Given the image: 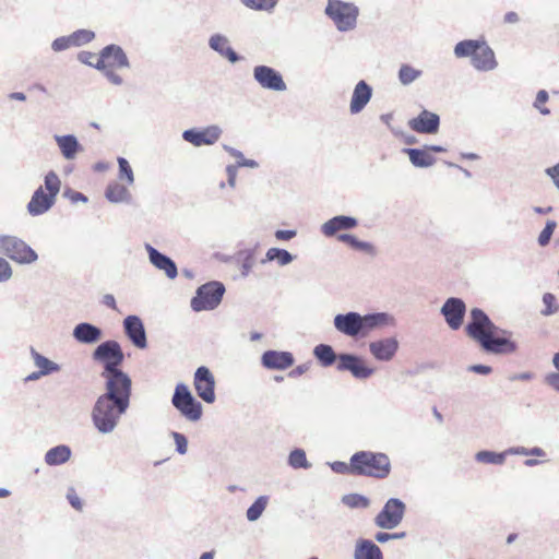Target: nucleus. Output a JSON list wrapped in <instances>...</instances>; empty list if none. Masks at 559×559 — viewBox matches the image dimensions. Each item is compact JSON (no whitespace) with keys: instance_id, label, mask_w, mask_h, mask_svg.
I'll return each mask as SVG.
<instances>
[{"instance_id":"nucleus-60","label":"nucleus","mask_w":559,"mask_h":559,"mask_svg":"<svg viewBox=\"0 0 559 559\" xmlns=\"http://www.w3.org/2000/svg\"><path fill=\"white\" fill-rule=\"evenodd\" d=\"M97 55L90 51H81L78 55V60L84 64L93 66Z\"/></svg>"},{"instance_id":"nucleus-40","label":"nucleus","mask_w":559,"mask_h":559,"mask_svg":"<svg viewBox=\"0 0 559 559\" xmlns=\"http://www.w3.org/2000/svg\"><path fill=\"white\" fill-rule=\"evenodd\" d=\"M507 454L506 451L497 453L493 451H479L475 455V460L479 463L484 464H493V465H502L506 461Z\"/></svg>"},{"instance_id":"nucleus-62","label":"nucleus","mask_w":559,"mask_h":559,"mask_svg":"<svg viewBox=\"0 0 559 559\" xmlns=\"http://www.w3.org/2000/svg\"><path fill=\"white\" fill-rule=\"evenodd\" d=\"M106 61L108 62V57H103V50H102L99 56H97L96 59L94 60V64L92 67L106 72V70H108L107 66H106Z\"/></svg>"},{"instance_id":"nucleus-8","label":"nucleus","mask_w":559,"mask_h":559,"mask_svg":"<svg viewBox=\"0 0 559 559\" xmlns=\"http://www.w3.org/2000/svg\"><path fill=\"white\" fill-rule=\"evenodd\" d=\"M325 14L334 22L340 32H347L355 28L359 10L350 2L328 0Z\"/></svg>"},{"instance_id":"nucleus-5","label":"nucleus","mask_w":559,"mask_h":559,"mask_svg":"<svg viewBox=\"0 0 559 559\" xmlns=\"http://www.w3.org/2000/svg\"><path fill=\"white\" fill-rule=\"evenodd\" d=\"M100 377L105 382V391L102 395L119 401L130 406L132 394V380L123 370L100 372Z\"/></svg>"},{"instance_id":"nucleus-52","label":"nucleus","mask_w":559,"mask_h":559,"mask_svg":"<svg viewBox=\"0 0 559 559\" xmlns=\"http://www.w3.org/2000/svg\"><path fill=\"white\" fill-rule=\"evenodd\" d=\"M171 436L174 438L177 452L180 454H186L188 451V440L186 436L176 431H174Z\"/></svg>"},{"instance_id":"nucleus-46","label":"nucleus","mask_w":559,"mask_h":559,"mask_svg":"<svg viewBox=\"0 0 559 559\" xmlns=\"http://www.w3.org/2000/svg\"><path fill=\"white\" fill-rule=\"evenodd\" d=\"M71 41L73 47H80L91 43L95 38V33L90 29H78L71 35Z\"/></svg>"},{"instance_id":"nucleus-12","label":"nucleus","mask_w":559,"mask_h":559,"mask_svg":"<svg viewBox=\"0 0 559 559\" xmlns=\"http://www.w3.org/2000/svg\"><path fill=\"white\" fill-rule=\"evenodd\" d=\"M336 369L348 371L358 380H366L374 373V368L368 366L362 357L349 353L338 354Z\"/></svg>"},{"instance_id":"nucleus-15","label":"nucleus","mask_w":559,"mask_h":559,"mask_svg":"<svg viewBox=\"0 0 559 559\" xmlns=\"http://www.w3.org/2000/svg\"><path fill=\"white\" fill-rule=\"evenodd\" d=\"M448 326L451 330H459L465 318L466 305L463 299L457 297L448 298L440 309Z\"/></svg>"},{"instance_id":"nucleus-57","label":"nucleus","mask_w":559,"mask_h":559,"mask_svg":"<svg viewBox=\"0 0 559 559\" xmlns=\"http://www.w3.org/2000/svg\"><path fill=\"white\" fill-rule=\"evenodd\" d=\"M545 173L551 178L555 187L559 190V163L546 168Z\"/></svg>"},{"instance_id":"nucleus-16","label":"nucleus","mask_w":559,"mask_h":559,"mask_svg":"<svg viewBox=\"0 0 559 559\" xmlns=\"http://www.w3.org/2000/svg\"><path fill=\"white\" fill-rule=\"evenodd\" d=\"M222 129L212 124L204 129H188L182 132V139L192 145L200 147L202 145H212L218 141L222 135Z\"/></svg>"},{"instance_id":"nucleus-2","label":"nucleus","mask_w":559,"mask_h":559,"mask_svg":"<svg viewBox=\"0 0 559 559\" xmlns=\"http://www.w3.org/2000/svg\"><path fill=\"white\" fill-rule=\"evenodd\" d=\"M128 408V405L100 394L96 399L91 412L95 429L102 435L114 432L119 425L121 416L127 413Z\"/></svg>"},{"instance_id":"nucleus-54","label":"nucleus","mask_w":559,"mask_h":559,"mask_svg":"<svg viewBox=\"0 0 559 559\" xmlns=\"http://www.w3.org/2000/svg\"><path fill=\"white\" fill-rule=\"evenodd\" d=\"M330 467L333 472L337 474H353V462L350 461L349 464L341 461H335L333 463H330Z\"/></svg>"},{"instance_id":"nucleus-38","label":"nucleus","mask_w":559,"mask_h":559,"mask_svg":"<svg viewBox=\"0 0 559 559\" xmlns=\"http://www.w3.org/2000/svg\"><path fill=\"white\" fill-rule=\"evenodd\" d=\"M423 75V71L418 70L411 64H402L400 67L397 78L402 85L407 86L414 83Z\"/></svg>"},{"instance_id":"nucleus-33","label":"nucleus","mask_w":559,"mask_h":559,"mask_svg":"<svg viewBox=\"0 0 559 559\" xmlns=\"http://www.w3.org/2000/svg\"><path fill=\"white\" fill-rule=\"evenodd\" d=\"M31 357L34 366L44 374V377L61 370V366L59 364L48 359L33 347H31Z\"/></svg>"},{"instance_id":"nucleus-26","label":"nucleus","mask_w":559,"mask_h":559,"mask_svg":"<svg viewBox=\"0 0 559 559\" xmlns=\"http://www.w3.org/2000/svg\"><path fill=\"white\" fill-rule=\"evenodd\" d=\"M73 338L81 344H96L103 337V331L88 322L76 324L72 331Z\"/></svg>"},{"instance_id":"nucleus-9","label":"nucleus","mask_w":559,"mask_h":559,"mask_svg":"<svg viewBox=\"0 0 559 559\" xmlns=\"http://www.w3.org/2000/svg\"><path fill=\"white\" fill-rule=\"evenodd\" d=\"M171 404L190 421H198L202 417V404L192 395L188 385L185 383H178L176 385Z\"/></svg>"},{"instance_id":"nucleus-25","label":"nucleus","mask_w":559,"mask_h":559,"mask_svg":"<svg viewBox=\"0 0 559 559\" xmlns=\"http://www.w3.org/2000/svg\"><path fill=\"white\" fill-rule=\"evenodd\" d=\"M393 322V317L386 312L360 314V336H365L369 332L378 328L390 325Z\"/></svg>"},{"instance_id":"nucleus-27","label":"nucleus","mask_w":559,"mask_h":559,"mask_svg":"<svg viewBox=\"0 0 559 559\" xmlns=\"http://www.w3.org/2000/svg\"><path fill=\"white\" fill-rule=\"evenodd\" d=\"M372 96L371 86L364 80L359 81L354 88L349 110L352 114L360 112L370 102Z\"/></svg>"},{"instance_id":"nucleus-7","label":"nucleus","mask_w":559,"mask_h":559,"mask_svg":"<svg viewBox=\"0 0 559 559\" xmlns=\"http://www.w3.org/2000/svg\"><path fill=\"white\" fill-rule=\"evenodd\" d=\"M224 294L225 286L223 283L217 281L207 282L198 287L190 306L195 312L214 310L222 302Z\"/></svg>"},{"instance_id":"nucleus-29","label":"nucleus","mask_w":559,"mask_h":559,"mask_svg":"<svg viewBox=\"0 0 559 559\" xmlns=\"http://www.w3.org/2000/svg\"><path fill=\"white\" fill-rule=\"evenodd\" d=\"M61 155L67 160H72L76 157L78 153L83 151L82 145L79 143L78 139L73 134L66 135H55L53 136Z\"/></svg>"},{"instance_id":"nucleus-55","label":"nucleus","mask_w":559,"mask_h":559,"mask_svg":"<svg viewBox=\"0 0 559 559\" xmlns=\"http://www.w3.org/2000/svg\"><path fill=\"white\" fill-rule=\"evenodd\" d=\"M67 499L72 508H74L78 511H81L83 509V502L78 496L74 488H69L67 492Z\"/></svg>"},{"instance_id":"nucleus-1","label":"nucleus","mask_w":559,"mask_h":559,"mask_svg":"<svg viewBox=\"0 0 559 559\" xmlns=\"http://www.w3.org/2000/svg\"><path fill=\"white\" fill-rule=\"evenodd\" d=\"M469 316L465 332L479 344L483 350L495 355H504L512 354L518 349L516 343L511 340L512 333L497 326L484 310L473 308Z\"/></svg>"},{"instance_id":"nucleus-6","label":"nucleus","mask_w":559,"mask_h":559,"mask_svg":"<svg viewBox=\"0 0 559 559\" xmlns=\"http://www.w3.org/2000/svg\"><path fill=\"white\" fill-rule=\"evenodd\" d=\"M0 253L19 264H32L38 260L36 251L13 235H0Z\"/></svg>"},{"instance_id":"nucleus-34","label":"nucleus","mask_w":559,"mask_h":559,"mask_svg":"<svg viewBox=\"0 0 559 559\" xmlns=\"http://www.w3.org/2000/svg\"><path fill=\"white\" fill-rule=\"evenodd\" d=\"M103 57H108V64L117 68H128L129 61L127 55L120 46L108 45L103 48Z\"/></svg>"},{"instance_id":"nucleus-22","label":"nucleus","mask_w":559,"mask_h":559,"mask_svg":"<svg viewBox=\"0 0 559 559\" xmlns=\"http://www.w3.org/2000/svg\"><path fill=\"white\" fill-rule=\"evenodd\" d=\"M399 349V341L395 337H386L369 343V350L380 361L391 360Z\"/></svg>"},{"instance_id":"nucleus-30","label":"nucleus","mask_w":559,"mask_h":559,"mask_svg":"<svg viewBox=\"0 0 559 559\" xmlns=\"http://www.w3.org/2000/svg\"><path fill=\"white\" fill-rule=\"evenodd\" d=\"M354 559H383V555L372 540L359 538L355 545Z\"/></svg>"},{"instance_id":"nucleus-64","label":"nucleus","mask_w":559,"mask_h":559,"mask_svg":"<svg viewBox=\"0 0 559 559\" xmlns=\"http://www.w3.org/2000/svg\"><path fill=\"white\" fill-rule=\"evenodd\" d=\"M106 78L115 85H121L122 84V78L115 73L112 70L108 69L105 72Z\"/></svg>"},{"instance_id":"nucleus-44","label":"nucleus","mask_w":559,"mask_h":559,"mask_svg":"<svg viewBox=\"0 0 559 559\" xmlns=\"http://www.w3.org/2000/svg\"><path fill=\"white\" fill-rule=\"evenodd\" d=\"M241 3L255 11H272L278 3V0H241Z\"/></svg>"},{"instance_id":"nucleus-45","label":"nucleus","mask_w":559,"mask_h":559,"mask_svg":"<svg viewBox=\"0 0 559 559\" xmlns=\"http://www.w3.org/2000/svg\"><path fill=\"white\" fill-rule=\"evenodd\" d=\"M44 185H45V189L47 190L46 193H48L49 195H52V198L56 199L60 191V187H61V181H60L58 175L55 171H49L45 176Z\"/></svg>"},{"instance_id":"nucleus-61","label":"nucleus","mask_w":559,"mask_h":559,"mask_svg":"<svg viewBox=\"0 0 559 559\" xmlns=\"http://www.w3.org/2000/svg\"><path fill=\"white\" fill-rule=\"evenodd\" d=\"M467 370L479 374H489L492 369L490 366L486 365H471Z\"/></svg>"},{"instance_id":"nucleus-4","label":"nucleus","mask_w":559,"mask_h":559,"mask_svg":"<svg viewBox=\"0 0 559 559\" xmlns=\"http://www.w3.org/2000/svg\"><path fill=\"white\" fill-rule=\"evenodd\" d=\"M353 475L385 478L391 472V462L381 452L359 451L352 456Z\"/></svg>"},{"instance_id":"nucleus-53","label":"nucleus","mask_w":559,"mask_h":559,"mask_svg":"<svg viewBox=\"0 0 559 559\" xmlns=\"http://www.w3.org/2000/svg\"><path fill=\"white\" fill-rule=\"evenodd\" d=\"M70 47H73L70 35L58 37L51 44L52 50L57 52L69 49Z\"/></svg>"},{"instance_id":"nucleus-56","label":"nucleus","mask_w":559,"mask_h":559,"mask_svg":"<svg viewBox=\"0 0 559 559\" xmlns=\"http://www.w3.org/2000/svg\"><path fill=\"white\" fill-rule=\"evenodd\" d=\"M12 277V267L10 263L0 257V283L7 282Z\"/></svg>"},{"instance_id":"nucleus-39","label":"nucleus","mask_w":559,"mask_h":559,"mask_svg":"<svg viewBox=\"0 0 559 559\" xmlns=\"http://www.w3.org/2000/svg\"><path fill=\"white\" fill-rule=\"evenodd\" d=\"M269 503L267 496H260L255 499V501L247 509L246 516L248 521L255 522L258 521L264 510L266 509Z\"/></svg>"},{"instance_id":"nucleus-47","label":"nucleus","mask_w":559,"mask_h":559,"mask_svg":"<svg viewBox=\"0 0 559 559\" xmlns=\"http://www.w3.org/2000/svg\"><path fill=\"white\" fill-rule=\"evenodd\" d=\"M337 239L342 242L348 243L349 246L358 250L370 251L372 249L371 243L361 241L350 234H341L337 236Z\"/></svg>"},{"instance_id":"nucleus-24","label":"nucleus","mask_w":559,"mask_h":559,"mask_svg":"<svg viewBox=\"0 0 559 559\" xmlns=\"http://www.w3.org/2000/svg\"><path fill=\"white\" fill-rule=\"evenodd\" d=\"M358 225V221L353 216L337 215L321 225V233L325 237H333L338 231L350 230Z\"/></svg>"},{"instance_id":"nucleus-13","label":"nucleus","mask_w":559,"mask_h":559,"mask_svg":"<svg viewBox=\"0 0 559 559\" xmlns=\"http://www.w3.org/2000/svg\"><path fill=\"white\" fill-rule=\"evenodd\" d=\"M193 386L202 401L209 404L215 402V378L206 366H201L194 371Z\"/></svg>"},{"instance_id":"nucleus-19","label":"nucleus","mask_w":559,"mask_h":559,"mask_svg":"<svg viewBox=\"0 0 559 559\" xmlns=\"http://www.w3.org/2000/svg\"><path fill=\"white\" fill-rule=\"evenodd\" d=\"M408 127L417 133L436 134L440 128V117L424 109L417 117L408 121Z\"/></svg>"},{"instance_id":"nucleus-3","label":"nucleus","mask_w":559,"mask_h":559,"mask_svg":"<svg viewBox=\"0 0 559 559\" xmlns=\"http://www.w3.org/2000/svg\"><path fill=\"white\" fill-rule=\"evenodd\" d=\"M456 58H471L472 67L479 72H490L497 69L498 61L495 51L486 40L464 39L453 49Z\"/></svg>"},{"instance_id":"nucleus-63","label":"nucleus","mask_w":559,"mask_h":559,"mask_svg":"<svg viewBox=\"0 0 559 559\" xmlns=\"http://www.w3.org/2000/svg\"><path fill=\"white\" fill-rule=\"evenodd\" d=\"M102 302L112 310H118L116 299L111 294L104 295Z\"/></svg>"},{"instance_id":"nucleus-10","label":"nucleus","mask_w":559,"mask_h":559,"mask_svg":"<svg viewBox=\"0 0 559 559\" xmlns=\"http://www.w3.org/2000/svg\"><path fill=\"white\" fill-rule=\"evenodd\" d=\"M95 361L103 365V371L109 373L110 371L120 370V366L124 360V355L120 344L117 341L109 340L100 343L93 352L92 355Z\"/></svg>"},{"instance_id":"nucleus-37","label":"nucleus","mask_w":559,"mask_h":559,"mask_svg":"<svg viewBox=\"0 0 559 559\" xmlns=\"http://www.w3.org/2000/svg\"><path fill=\"white\" fill-rule=\"evenodd\" d=\"M294 260L295 255H293L289 251L274 247L266 251L262 263L276 261L280 266H285L290 264Z\"/></svg>"},{"instance_id":"nucleus-21","label":"nucleus","mask_w":559,"mask_h":559,"mask_svg":"<svg viewBox=\"0 0 559 559\" xmlns=\"http://www.w3.org/2000/svg\"><path fill=\"white\" fill-rule=\"evenodd\" d=\"M294 356L289 352L266 350L261 356V364L269 370H285L294 365Z\"/></svg>"},{"instance_id":"nucleus-28","label":"nucleus","mask_w":559,"mask_h":559,"mask_svg":"<svg viewBox=\"0 0 559 559\" xmlns=\"http://www.w3.org/2000/svg\"><path fill=\"white\" fill-rule=\"evenodd\" d=\"M209 46L231 63H236L240 59L239 55L230 47L229 39L225 35H212L209 39Z\"/></svg>"},{"instance_id":"nucleus-11","label":"nucleus","mask_w":559,"mask_h":559,"mask_svg":"<svg viewBox=\"0 0 559 559\" xmlns=\"http://www.w3.org/2000/svg\"><path fill=\"white\" fill-rule=\"evenodd\" d=\"M405 512L406 504L401 499L390 498L374 516L373 523L381 530H394L402 523Z\"/></svg>"},{"instance_id":"nucleus-50","label":"nucleus","mask_w":559,"mask_h":559,"mask_svg":"<svg viewBox=\"0 0 559 559\" xmlns=\"http://www.w3.org/2000/svg\"><path fill=\"white\" fill-rule=\"evenodd\" d=\"M556 227L557 223L555 221H547L544 229L540 231L538 236V245L540 247H546L549 243Z\"/></svg>"},{"instance_id":"nucleus-32","label":"nucleus","mask_w":559,"mask_h":559,"mask_svg":"<svg viewBox=\"0 0 559 559\" xmlns=\"http://www.w3.org/2000/svg\"><path fill=\"white\" fill-rule=\"evenodd\" d=\"M403 153L407 154L409 162L417 168H428L436 163V158L424 148H404Z\"/></svg>"},{"instance_id":"nucleus-35","label":"nucleus","mask_w":559,"mask_h":559,"mask_svg":"<svg viewBox=\"0 0 559 559\" xmlns=\"http://www.w3.org/2000/svg\"><path fill=\"white\" fill-rule=\"evenodd\" d=\"M105 195L111 203H130L132 195L123 185L111 182L107 186Z\"/></svg>"},{"instance_id":"nucleus-58","label":"nucleus","mask_w":559,"mask_h":559,"mask_svg":"<svg viewBox=\"0 0 559 559\" xmlns=\"http://www.w3.org/2000/svg\"><path fill=\"white\" fill-rule=\"evenodd\" d=\"M545 383L559 392V372H550L545 376Z\"/></svg>"},{"instance_id":"nucleus-14","label":"nucleus","mask_w":559,"mask_h":559,"mask_svg":"<svg viewBox=\"0 0 559 559\" xmlns=\"http://www.w3.org/2000/svg\"><path fill=\"white\" fill-rule=\"evenodd\" d=\"M253 79L265 90L284 92L287 86L282 74L269 66H257L253 68Z\"/></svg>"},{"instance_id":"nucleus-49","label":"nucleus","mask_w":559,"mask_h":559,"mask_svg":"<svg viewBox=\"0 0 559 559\" xmlns=\"http://www.w3.org/2000/svg\"><path fill=\"white\" fill-rule=\"evenodd\" d=\"M543 304L545 305V309L542 310L543 316H551L559 311V304H557L556 296L551 293L544 294Z\"/></svg>"},{"instance_id":"nucleus-48","label":"nucleus","mask_w":559,"mask_h":559,"mask_svg":"<svg viewBox=\"0 0 559 559\" xmlns=\"http://www.w3.org/2000/svg\"><path fill=\"white\" fill-rule=\"evenodd\" d=\"M117 162L119 166V178L126 180L128 185H133L134 174L129 162L124 157H118Z\"/></svg>"},{"instance_id":"nucleus-36","label":"nucleus","mask_w":559,"mask_h":559,"mask_svg":"<svg viewBox=\"0 0 559 559\" xmlns=\"http://www.w3.org/2000/svg\"><path fill=\"white\" fill-rule=\"evenodd\" d=\"M313 355L323 367H330L334 362H338V355L334 352L333 347L328 344L317 345L313 348Z\"/></svg>"},{"instance_id":"nucleus-20","label":"nucleus","mask_w":559,"mask_h":559,"mask_svg":"<svg viewBox=\"0 0 559 559\" xmlns=\"http://www.w3.org/2000/svg\"><path fill=\"white\" fill-rule=\"evenodd\" d=\"M145 250L148 254L150 262L159 271H163L166 276L174 280L178 275V269L174 260L168 255L159 252L156 248L150 243H145Z\"/></svg>"},{"instance_id":"nucleus-41","label":"nucleus","mask_w":559,"mask_h":559,"mask_svg":"<svg viewBox=\"0 0 559 559\" xmlns=\"http://www.w3.org/2000/svg\"><path fill=\"white\" fill-rule=\"evenodd\" d=\"M240 167L258 168L259 164L254 159H243L242 162H237L234 165H228L226 167V173H227V177H228L227 182H228V186L231 188H235V186H236L237 173H238V168H240Z\"/></svg>"},{"instance_id":"nucleus-17","label":"nucleus","mask_w":559,"mask_h":559,"mask_svg":"<svg viewBox=\"0 0 559 559\" xmlns=\"http://www.w3.org/2000/svg\"><path fill=\"white\" fill-rule=\"evenodd\" d=\"M124 334L129 341L138 348L144 349L147 346L146 332L143 321L135 314H130L124 318L123 322Z\"/></svg>"},{"instance_id":"nucleus-23","label":"nucleus","mask_w":559,"mask_h":559,"mask_svg":"<svg viewBox=\"0 0 559 559\" xmlns=\"http://www.w3.org/2000/svg\"><path fill=\"white\" fill-rule=\"evenodd\" d=\"M56 199L44 191L43 187L37 188L29 202L27 203V212L32 216H38L48 212L55 204Z\"/></svg>"},{"instance_id":"nucleus-18","label":"nucleus","mask_w":559,"mask_h":559,"mask_svg":"<svg viewBox=\"0 0 559 559\" xmlns=\"http://www.w3.org/2000/svg\"><path fill=\"white\" fill-rule=\"evenodd\" d=\"M333 325L341 334L356 338L360 336V313L356 311L338 313L333 319Z\"/></svg>"},{"instance_id":"nucleus-59","label":"nucleus","mask_w":559,"mask_h":559,"mask_svg":"<svg viewBox=\"0 0 559 559\" xmlns=\"http://www.w3.org/2000/svg\"><path fill=\"white\" fill-rule=\"evenodd\" d=\"M274 235L277 240L286 241V240H290L294 237H296L297 231L294 229H286V230L278 229L275 231Z\"/></svg>"},{"instance_id":"nucleus-42","label":"nucleus","mask_w":559,"mask_h":559,"mask_svg":"<svg viewBox=\"0 0 559 559\" xmlns=\"http://www.w3.org/2000/svg\"><path fill=\"white\" fill-rule=\"evenodd\" d=\"M288 465L294 469H298V468L307 469V468L311 467V464L307 460L305 450L299 449V448L290 451V453L288 455Z\"/></svg>"},{"instance_id":"nucleus-31","label":"nucleus","mask_w":559,"mask_h":559,"mask_svg":"<svg viewBox=\"0 0 559 559\" xmlns=\"http://www.w3.org/2000/svg\"><path fill=\"white\" fill-rule=\"evenodd\" d=\"M72 455V451L67 444H59L49 449L44 457V461L49 466H58L67 463Z\"/></svg>"},{"instance_id":"nucleus-51","label":"nucleus","mask_w":559,"mask_h":559,"mask_svg":"<svg viewBox=\"0 0 559 559\" xmlns=\"http://www.w3.org/2000/svg\"><path fill=\"white\" fill-rule=\"evenodd\" d=\"M548 99V92L545 90H540L537 92L535 102L533 104L534 108L537 109L544 116L550 115L549 108L542 106L543 104L547 103Z\"/></svg>"},{"instance_id":"nucleus-43","label":"nucleus","mask_w":559,"mask_h":559,"mask_svg":"<svg viewBox=\"0 0 559 559\" xmlns=\"http://www.w3.org/2000/svg\"><path fill=\"white\" fill-rule=\"evenodd\" d=\"M342 502L350 509H366L370 504L369 499L359 493L345 495L342 498Z\"/></svg>"}]
</instances>
